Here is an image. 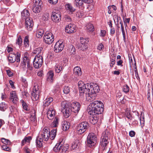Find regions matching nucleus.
<instances>
[{
    "label": "nucleus",
    "instance_id": "obj_1",
    "mask_svg": "<svg viewBox=\"0 0 153 153\" xmlns=\"http://www.w3.org/2000/svg\"><path fill=\"white\" fill-rule=\"evenodd\" d=\"M103 105L100 101H96L91 102L88 106V112L92 116L90 117V122L93 124L97 123L98 120L96 114H101L103 111Z\"/></svg>",
    "mask_w": 153,
    "mask_h": 153
},
{
    "label": "nucleus",
    "instance_id": "obj_2",
    "mask_svg": "<svg viewBox=\"0 0 153 153\" xmlns=\"http://www.w3.org/2000/svg\"><path fill=\"white\" fill-rule=\"evenodd\" d=\"M93 84V85H91V87H89V90H88V92L85 94V99L88 101H92L96 98V94L98 93L100 91L99 86L97 84Z\"/></svg>",
    "mask_w": 153,
    "mask_h": 153
},
{
    "label": "nucleus",
    "instance_id": "obj_3",
    "mask_svg": "<svg viewBox=\"0 0 153 153\" xmlns=\"http://www.w3.org/2000/svg\"><path fill=\"white\" fill-rule=\"evenodd\" d=\"M78 85L80 96L85 99V94L88 92V90H89V87H91V84L87 83L85 84L83 82L79 81L78 82Z\"/></svg>",
    "mask_w": 153,
    "mask_h": 153
},
{
    "label": "nucleus",
    "instance_id": "obj_4",
    "mask_svg": "<svg viewBox=\"0 0 153 153\" xmlns=\"http://www.w3.org/2000/svg\"><path fill=\"white\" fill-rule=\"evenodd\" d=\"M61 104L62 107L61 111L64 117L67 118L71 114L72 110L70 108L68 104L66 103L65 102H62Z\"/></svg>",
    "mask_w": 153,
    "mask_h": 153
},
{
    "label": "nucleus",
    "instance_id": "obj_5",
    "mask_svg": "<svg viewBox=\"0 0 153 153\" xmlns=\"http://www.w3.org/2000/svg\"><path fill=\"white\" fill-rule=\"evenodd\" d=\"M110 136V133L107 130L102 133L100 142V145L102 147H105L108 143V139Z\"/></svg>",
    "mask_w": 153,
    "mask_h": 153
},
{
    "label": "nucleus",
    "instance_id": "obj_6",
    "mask_svg": "<svg viewBox=\"0 0 153 153\" xmlns=\"http://www.w3.org/2000/svg\"><path fill=\"white\" fill-rule=\"evenodd\" d=\"M88 124L86 122H83L79 123L77 126L76 130L79 134L84 133L88 128Z\"/></svg>",
    "mask_w": 153,
    "mask_h": 153
},
{
    "label": "nucleus",
    "instance_id": "obj_7",
    "mask_svg": "<svg viewBox=\"0 0 153 153\" xmlns=\"http://www.w3.org/2000/svg\"><path fill=\"white\" fill-rule=\"evenodd\" d=\"M43 62V58L41 55H36L33 60V65L36 68H38L40 67Z\"/></svg>",
    "mask_w": 153,
    "mask_h": 153
},
{
    "label": "nucleus",
    "instance_id": "obj_8",
    "mask_svg": "<svg viewBox=\"0 0 153 153\" xmlns=\"http://www.w3.org/2000/svg\"><path fill=\"white\" fill-rule=\"evenodd\" d=\"M88 145L91 147L96 144L97 138L96 135L94 133H89L87 137Z\"/></svg>",
    "mask_w": 153,
    "mask_h": 153
},
{
    "label": "nucleus",
    "instance_id": "obj_9",
    "mask_svg": "<svg viewBox=\"0 0 153 153\" xmlns=\"http://www.w3.org/2000/svg\"><path fill=\"white\" fill-rule=\"evenodd\" d=\"M43 38L44 42L48 44H51L54 40V37L52 33L49 32H46Z\"/></svg>",
    "mask_w": 153,
    "mask_h": 153
},
{
    "label": "nucleus",
    "instance_id": "obj_10",
    "mask_svg": "<svg viewBox=\"0 0 153 153\" xmlns=\"http://www.w3.org/2000/svg\"><path fill=\"white\" fill-rule=\"evenodd\" d=\"M40 91L38 88V86L35 85L33 88V91L31 94V97L33 100H37L39 99Z\"/></svg>",
    "mask_w": 153,
    "mask_h": 153
},
{
    "label": "nucleus",
    "instance_id": "obj_11",
    "mask_svg": "<svg viewBox=\"0 0 153 153\" xmlns=\"http://www.w3.org/2000/svg\"><path fill=\"white\" fill-rule=\"evenodd\" d=\"M30 59L27 57L25 56L24 57L23 60L21 63V65L23 69L26 68V66L27 65V68L28 70H32L33 68L30 65Z\"/></svg>",
    "mask_w": 153,
    "mask_h": 153
},
{
    "label": "nucleus",
    "instance_id": "obj_12",
    "mask_svg": "<svg viewBox=\"0 0 153 153\" xmlns=\"http://www.w3.org/2000/svg\"><path fill=\"white\" fill-rule=\"evenodd\" d=\"M50 132L48 130L47 128H44L42 129L40 137L45 141H47L50 139Z\"/></svg>",
    "mask_w": 153,
    "mask_h": 153
},
{
    "label": "nucleus",
    "instance_id": "obj_13",
    "mask_svg": "<svg viewBox=\"0 0 153 153\" xmlns=\"http://www.w3.org/2000/svg\"><path fill=\"white\" fill-rule=\"evenodd\" d=\"M63 143L60 142L57 143L54 147L53 150L55 152H59L61 153L63 151H65L63 146Z\"/></svg>",
    "mask_w": 153,
    "mask_h": 153
},
{
    "label": "nucleus",
    "instance_id": "obj_14",
    "mask_svg": "<svg viewBox=\"0 0 153 153\" xmlns=\"http://www.w3.org/2000/svg\"><path fill=\"white\" fill-rule=\"evenodd\" d=\"M9 99L14 104L17 103L18 102L19 98L15 91H13L10 92Z\"/></svg>",
    "mask_w": 153,
    "mask_h": 153
},
{
    "label": "nucleus",
    "instance_id": "obj_15",
    "mask_svg": "<svg viewBox=\"0 0 153 153\" xmlns=\"http://www.w3.org/2000/svg\"><path fill=\"white\" fill-rule=\"evenodd\" d=\"M52 20L55 22H58L61 20V14L59 12H53L51 16Z\"/></svg>",
    "mask_w": 153,
    "mask_h": 153
},
{
    "label": "nucleus",
    "instance_id": "obj_16",
    "mask_svg": "<svg viewBox=\"0 0 153 153\" xmlns=\"http://www.w3.org/2000/svg\"><path fill=\"white\" fill-rule=\"evenodd\" d=\"M64 47V44L61 42H57L54 48V51L56 53H59L62 50Z\"/></svg>",
    "mask_w": 153,
    "mask_h": 153
},
{
    "label": "nucleus",
    "instance_id": "obj_17",
    "mask_svg": "<svg viewBox=\"0 0 153 153\" xmlns=\"http://www.w3.org/2000/svg\"><path fill=\"white\" fill-rule=\"evenodd\" d=\"M75 25L74 24H70L66 26L65 31L68 33L71 34L75 31Z\"/></svg>",
    "mask_w": 153,
    "mask_h": 153
},
{
    "label": "nucleus",
    "instance_id": "obj_18",
    "mask_svg": "<svg viewBox=\"0 0 153 153\" xmlns=\"http://www.w3.org/2000/svg\"><path fill=\"white\" fill-rule=\"evenodd\" d=\"M71 107L72 111L75 113H77L80 110V105L78 102H74L71 104Z\"/></svg>",
    "mask_w": 153,
    "mask_h": 153
},
{
    "label": "nucleus",
    "instance_id": "obj_19",
    "mask_svg": "<svg viewBox=\"0 0 153 153\" xmlns=\"http://www.w3.org/2000/svg\"><path fill=\"white\" fill-rule=\"evenodd\" d=\"M55 115V111L51 107L49 108L47 111V116L49 120H52L54 117Z\"/></svg>",
    "mask_w": 153,
    "mask_h": 153
},
{
    "label": "nucleus",
    "instance_id": "obj_20",
    "mask_svg": "<svg viewBox=\"0 0 153 153\" xmlns=\"http://www.w3.org/2000/svg\"><path fill=\"white\" fill-rule=\"evenodd\" d=\"M25 20V27L28 30H31L32 28L33 24L32 19H26Z\"/></svg>",
    "mask_w": 153,
    "mask_h": 153
},
{
    "label": "nucleus",
    "instance_id": "obj_21",
    "mask_svg": "<svg viewBox=\"0 0 153 153\" xmlns=\"http://www.w3.org/2000/svg\"><path fill=\"white\" fill-rule=\"evenodd\" d=\"M65 7L66 11L69 14H72L75 10V9L72 6V5L69 3L65 4Z\"/></svg>",
    "mask_w": 153,
    "mask_h": 153
},
{
    "label": "nucleus",
    "instance_id": "obj_22",
    "mask_svg": "<svg viewBox=\"0 0 153 153\" xmlns=\"http://www.w3.org/2000/svg\"><path fill=\"white\" fill-rule=\"evenodd\" d=\"M30 14L27 10L25 9L21 13L22 18L23 19L26 20V19H29Z\"/></svg>",
    "mask_w": 153,
    "mask_h": 153
},
{
    "label": "nucleus",
    "instance_id": "obj_23",
    "mask_svg": "<svg viewBox=\"0 0 153 153\" xmlns=\"http://www.w3.org/2000/svg\"><path fill=\"white\" fill-rule=\"evenodd\" d=\"M134 112L135 113L136 115L135 117L134 116V118H135L136 119V120H140L141 126L143 127L144 126V118L143 117L142 118V119L140 117H139V113L138 112L135 111Z\"/></svg>",
    "mask_w": 153,
    "mask_h": 153
},
{
    "label": "nucleus",
    "instance_id": "obj_24",
    "mask_svg": "<svg viewBox=\"0 0 153 153\" xmlns=\"http://www.w3.org/2000/svg\"><path fill=\"white\" fill-rule=\"evenodd\" d=\"M82 72L81 71L80 68L76 66L75 67L74 69V74L76 76H80L82 74Z\"/></svg>",
    "mask_w": 153,
    "mask_h": 153
},
{
    "label": "nucleus",
    "instance_id": "obj_25",
    "mask_svg": "<svg viewBox=\"0 0 153 153\" xmlns=\"http://www.w3.org/2000/svg\"><path fill=\"white\" fill-rule=\"evenodd\" d=\"M62 125L63 130L64 131L67 130L70 127V123L66 121H63L62 122Z\"/></svg>",
    "mask_w": 153,
    "mask_h": 153
},
{
    "label": "nucleus",
    "instance_id": "obj_26",
    "mask_svg": "<svg viewBox=\"0 0 153 153\" xmlns=\"http://www.w3.org/2000/svg\"><path fill=\"white\" fill-rule=\"evenodd\" d=\"M53 101V98L51 97H48L44 100L43 102V106L46 107L49 105L50 103Z\"/></svg>",
    "mask_w": 153,
    "mask_h": 153
},
{
    "label": "nucleus",
    "instance_id": "obj_27",
    "mask_svg": "<svg viewBox=\"0 0 153 153\" xmlns=\"http://www.w3.org/2000/svg\"><path fill=\"white\" fill-rule=\"evenodd\" d=\"M53 71H49L47 74V80L50 82H52L53 80Z\"/></svg>",
    "mask_w": 153,
    "mask_h": 153
},
{
    "label": "nucleus",
    "instance_id": "obj_28",
    "mask_svg": "<svg viewBox=\"0 0 153 153\" xmlns=\"http://www.w3.org/2000/svg\"><path fill=\"white\" fill-rule=\"evenodd\" d=\"M8 59L11 63H13L16 60V54L14 53H10L8 57Z\"/></svg>",
    "mask_w": 153,
    "mask_h": 153
},
{
    "label": "nucleus",
    "instance_id": "obj_29",
    "mask_svg": "<svg viewBox=\"0 0 153 153\" xmlns=\"http://www.w3.org/2000/svg\"><path fill=\"white\" fill-rule=\"evenodd\" d=\"M43 48L42 47H39L35 49L33 51V53L37 55H41L42 56L43 53Z\"/></svg>",
    "mask_w": 153,
    "mask_h": 153
},
{
    "label": "nucleus",
    "instance_id": "obj_30",
    "mask_svg": "<svg viewBox=\"0 0 153 153\" xmlns=\"http://www.w3.org/2000/svg\"><path fill=\"white\" fill-rule=\"evenodd\" d=\"M59 119L56 117H55L51 124V127L55 128L57 127L59 125Z\"/></svg>",
    "mask_w": 153,
    "mask_h": 153
},
{
    "label": "nucleus",
    "instance_id": "obj_31",
    "mask_svg": "<svg viewBox=\"0 0 153 153\" xmlns=\"http://www.w3.org/2000/svg\"><path fill=\"white\" fill-rule=\"evenodd\" d=\"M30 119L31 121L32 122H35L36 117H35V111L34 110H32L30 112Z\"/></svg>",
    "mask_w": 153,
    "mask_h": 153
},
{
    "label": "nucleus",
    "instance_id": "obj_32",
    "mask_svg": "<svg viewBox=\"0 0 153 153\" xmlns=\"http://www.w3.org/2000/svg\"><path fill=\"white\" fill-rule=\"evenodd\" d=\"M57 129L56 128L52 129L50 133V139L51 140H53L56 135Z\"/></svg>",
    "mask_w": 153,
    "mask_h": 153
},
{
    "label": "nucleus",
    "instance_id": "obj_33",
    "mask_svg": "<svg viewBox=\"0 0 153 153\" xmlns=\"http://www.w3.org/2000/svg\"><path fill=\"white\" fill-rule=\"evenodd\" d=\"M43 140L41 137H38L36 138V143L37 146L39 147H41L42 146Z\"/></svg>",
    "mask_w": 153,
    "mask_h": 153
},
{
    "label": "nucleus",
    "instance_id": "obj_34",
    "mask_svg": "<svg viewBox=\"0 0 153 153\" xmlns=\"http://www.w3.org/2000/svg\"><path fill=\"white\" fill-rule=\"evenodd\" d=\"M31 139L32 138L30 136L25 137L22 141V145H24L25 143H29Z\"/></svg>",
    "mask_w": 153,
    "mask_h": 153
},
{
    "label": "nucleus",
    "instance_id": "obj_35",
    "mask_svg": "<svg viewBox=\"0 0 153 153\" xmlns=\"http://www.w3.org/2000/svg\"><path fill=\"white\" fill-rule=\"evenodd\" d=\"M63 68L60 64H56L55 67V71L57 73H59L62 70Z\"/></svg>",
    "mask_w": 153,
    "mask_h": 153
},
{
    "label": "nucleus",
    "instance_id": "obj_36",
    "mask_svg": "<svg viewBox=\"0 0 153 153\" xmlns=\"http://www.w3.org/2000/svg\"><path fill=\"white\" fill-rule=\"evenodd\" d=\"M86 29L88 32L93 31L94 30L93 25L91 23H89L86 25Z\"/></svg>",
    "mask_w": 153,
    "mask_h": 153
},
{
    "label": "nucleus",
    "instance_id": "obj_37",
    "mask_svg": "<svg viewBox=\"0 0 153 153\" xmlns=\"http://www.w3.org/2000/svg\"><path fill=\"white\" fill-rule=\"evenodd\" d=\"M24 46L26 48L29 47V41L28 36H26L25 37L24 40Z\"/></svg>",
    "mask_w": 153,
    "mask_h": 153
},
{
    "label": "nucleus",
    "instance_id": "obj_38",
    "mask_svg": "<svg viewBox=\"0 0 153 153\" xmlns=\"http://www.w3.org/2000/svg\"><path fill=\"white\" fill-rule=\"evenodd\" d=\"M83 2L82 0H75L74 4L76 7H79L82 5Z\"/></svg>",
    "mask_w": 153,
    "mask_h": 153
},
{
    "label": "nucleus",
    "instance_id": "obj_39",
    "mask_svg": "<svg viewBox=\"0 0 153 153\" xmlns=\"http://www.w3.org/2000/svg\"><path fill=\"white\" fill-rule=\"evenodd\" d=\"M77 47L79 49L82 51H84L88 48L87 45H84L82 43H79Z\"/></svg>",
    "mask_w": 153,
    "mask_h": 153
},
{
    "label": "nucleus",
    "instance_id": "obj_40",
    "mask_svg": "<svg viewBox=\"0 0 153 153\" xmlns=\"http://www.w3.org/2000/svg\"><path fill=\"white\" fill-rule=\"evenodd\" d=\"M20 102L21 103L23 108L24 110L26 111H27L29 110V107L28 105L23 100H20Z\"/></svg>",
    "mask_w": 153,
    "mask_h": 153
},
{
    "label": "nucleus",
    "instance_id": "obj_41",
    "mask_svg": "<svg viewBox=\"0 0 153 153\" xmlns=\"http://www.w3.org/2000/svg\"><path fill=\"white\" fill-rule=\"evenodd\" d=\"M44 33V31L42 29L38 30L36 32V36L38 38H40L42 37Z\"/></svg>",
    "mask_w": 153,
    "mask_h": 153
},
{
    "label": "nucleus",
    "instance_id": "obj_42",
    "mask_svg": "<svg viewBox=\"0 0 153 153\" xmlns=\"http://www.w3.org/2000/svg\"><path fill=\"white\" fill-rule=\"evenodd\" d=\"M1 141L4 145L9 146L11 144V142L9 140L6 139L4 138H1Z\"/></svg>",
    "mask_w": 153,
    "mask_h": 153
},
{
    "label": "nucleus",
    "instance_id": "obj_43",
    "mask_svg": "<svg viewBox=\"0 0 153 153\" xmlns=\"http://www.w3.org/2000/svg\"><path fill=\"white\" fill-rule=\"evenodd\" d=\"M42 3L41 0H33V6H40Z\"/></svg>",
    "mask_w": 153,
    "mask_h": 153
},
{
    "label": "nucleus",
    "instance_id": "obj_44",
    "mask_svg": "<svg viewBox=\"0 0 153 153\" xmlns=\"http://www.w3.org/2000/svg\"><path fill=\"white\" fill-rule=\"evenodd\" d=\"M80 43H79L83 44L84 45H87L88 42V39L86 38H83L81 37L80 39Z\"/></svg>",
    "mask_w": 153,
    "mask_h": 153
},
{
    "label": "nucleus",
    "instance_id": "obj_45",
    "mask_svg": "<svg viewBox=\"0 0 153 153\" xmlns=\"http://www.w3.org/2000/svg\"><path fill=\"white\" fill-rule=\"evenodd\" d=\"M70 91V88L67 86H65L64 87L63 89V92L64 94H68Z\"/></svg>",
    "mask_w": 153,
    "mask_h": 153
},
{
    "label": "nucleus",
    "instance_id": "obj_46",
    "mask_svg": "<svg viewBox=\"0 0 153 153\" xmlns=\"http://www.w3.org/2000/svg\"><path fill=\"white\" fill-rule=\"evenodd\" d=\"M7 108L6 105L4 102H1L0 103V110L4 111Z\"/></svg>",
    "mask_w": 153,
    "mask_h": 153
},
{
    "label": "nucleus",
    "instance_id": "obj_47",
    "mask_svg": "<svg viewBox=\"0 0 153 153\" xmlns=\"http://www.w3.org/2000/svg\"><path fill=\"white\" fill-rule=\"evenodd\" d=\"M33 11L35 13H38L40 12V6H33Z\"/></svg>",
    "mask_w": 153,
    "mask_h": 153
},
{
    "label": "nucleus",
    "instance_id": "obj_48",
    "mask_svg": "<svg viewBox=\"0 0 153 153\" xmlns=\"http://www.w3.org/2000/svg\"><path fill=\"white\" fill-rule=\"evenodd\" d=\"M49 13H44L42 16V19L44 21L48 20L49 18Z\"/></svg>",
    "mask_w": 153,
    "mask_h": 153
},
{
    "label": "nucleus",
    "instance_id": "obj_49",
    "mask_svg": "<svg viewBox=\"0 0 153 153\" xmlns=\"http://www.w3.org/2000/svg\"><path fill=\"white\" fill-rule=\"evenodd\" d=\"M129 88L127 85H124L123 87V90L125 93H127L129 91Z\"/></svg>",
    "mask_w": 153,
    "mask_h": 153
},
{
    "label": "nucleus",
    "instance_id": "obj_50",
    "mask_svg": "<svg viewBox=\"0 0 153 153\" xmlns=\"http://www.w3.org/2000/svg\"><path fill=\"white\" fill-rule=\"evenodd\" d=\"M116 59L115 56H113L112 58L111 59L110 61V66L111 67H113V65H114L115 63V59Z\"/></svg>",
    "mask_w": 153,
    "mask_h": 153
},
{
    "label": "nucleus",
    "instance_id": "obj_51",
    "mask_svg": "<svg viewBox=\"0 0 153 153\" xmlns=\"http://www.w3.org/2000/svg\"><path fill=\"white\" fill-rule=\"evenodd\" d=\"M125 114L126 117L128 119L131 120L133 118V117L131 116L129 111H126Z\"/></svg>",
    "mask_w": 153,
    "mask_h": 153
},
{
    "label": "nucleus",
    "instance_id": "obj_52",
    "mask_svg": "<svg viewBox=\"0 0 153 153\" xmlns=\"http://www.w3.org/2000/svg\"><path fill=\"white\" fill-rule=\"evenodd\" d=\"M8 145H3L2 146V149L5 151H10V149L7 146Z\"/></svg>",
    "mask_w": 153,
    "mask_h": 153
},
{
    "label": "nucleus",
    "instance_id": "obj_53",
    "mask_svg": "<svg viewBox=\"0 0 153 153\" xmlns=\"http://www.w3.org/2000/svg\"><path fill=\"white\" fill-rule=\"evenodd\" d=\"M78 143V141L76 140L74 142L72 143L71 147L73 149H75L76 148L77 146V143Z\"/></svg>",
    "mask_w": 153,
    "mask_h": 153
},
{
    "label": "nucleus",
    "instance_id": "obj_54",
    "mask_svg": "<svg viewBox=\"0 0 153 153\" xmlns=\"http://www.w3.org/2000/svg\"><path fill=\"white\" fill-rule=\"evenodd\" d=\"M22 40L21 38V36H19L16 40V44H18L19 45H21L22 43Z\"/></svg>",
    "mask_w": 153,
    "mask_h": 153
},
{
    "label": "nucleus",
    "instance_id": "obj_55",
    "mask_svg": "<svg viewBox=\"0 0 153 153\" xmlns=\"http://www.w3.org/2000/svg\"><path fill=\"white\" fill-rule=\"evenodd\" d=\"M130 67L131 68L133 67L135 68H136V63L135 60H134V62H129Z\"/></svg>",
    "mask_w": 153,
    "mask_h": 153
},
{
    "label": "nucleus",
    "instance_id": "obj_56",
    "mask_svg": "<svg viewBox=\"0 0 153 153\" xmlns=\"http://www.w3.org/2000/svg\"><path fill=\"white\" fill-rule=\"evenodd\" d=\"M20 54L19 53L17 52L16 55V60L17 62H19L20 61Z\"/></svg>",
    "mask_w": 153,
    "mask_h": 153
},
{
    "label": "nucleus",
    "instance_id": "obj_57",
    "mask_svg": "<svg viewBox=\"0 0 153 153\" xmlns=\"http://www.w3.org/2000/svg\"><path fill=\"white\" fill-rule=\"evenodd\" d=\"M104 48V46L102 43L99 44L97 47V49L100 51L103 50Z\"/></svg>",
    "mask_w": 153,
    "mask_h": 153
},
{
    "label": "nucleus",
    "instance_id": "obj_58",
    "mask_svg": "<svg viewBox=\"0 0 153 153\" xmlns=\"http://www.w3.org/2000/svg\"><path fill=\"white\" fill-rule=\"evenodd\" d=\"M121 31L122 33L123 39L125 41L126 38V34L124 30V26H122L121 27Z\"/></svg>",
    "mask_w": 153,
    "mask_h": 153
},
{
    "label": "nucleus",
    "instance_id": "obj_59",
    "mask_svg": "<svg viewBox=\"0 0 153 153\" xmlns=\"http://www.w3.org/2000/svg\"><path fill=\"white\" fill-rule=\"evenodd\" d=\"M7 74L9 76H12L13 74V73L10 71V69H8L6 70Z\"/></svg>",
    "mask_w": 153,
    "mask_h": 153
},
{
    "label": "nucleus",
    "instance_id": "obj_60",
    "mask_svg": "<svg viewBox=\"0 0 153 153\" xmlns=\"http://www.w3.org/2000/svg\"><path fill=\"white\" fill-rule=\"evenodd\" d=\"M48 2L51 4H56L58 2V0H48Z\"/></svg>",
    "mask_w": 153,
    "mask_h": 153
},
{
    "label": "nucleus",
    "instance_id": "obj_61",
    "mask_svg": "<svg viewBox=\"0 0 153 153\" xmlns=\"http://www.w3.org/2000/svg\"><path fill=\"white\" fill-rule=\"evenodd\" d=\"M106 31L105 30H101L100 33V36L102 37H104L106 35Z\"/></svg>",
    "mask_w": 153,
    "mask_h": 153
},
{
    "label": "nucleus",
    "instance_id": "obj_62",
    "mask_svg": "<svg viewBox=\"0 0 153 153\" xmlns=\"http://www.w3.org/2000/svg\"><path fill=\"white\" fill-rule=\"evenodd\" d=\"M22 94L24 97L26 98L29 96L28 93L25 91H24L22 92Z\"/></svg>",
    "mask_w": 153,
    "mask_h": 153
},
{
    "label": "nucleus",
    "instance_id": "obj_63",
    "mask_svg": "<svg viewBox=\"0 0 153 153\" xmlns=\"http://www.w3.org/2000/svg\"><path fill=\"white\" fill-rule=\"evenodd\" d=\"M135 134V132L134 131H131L129 132V135L131 137H134Z\"/></svg>",
    "mask_w": 153,
    "mask_h": 153
},
{
    "label": "nucleus",
    "instance_id": "obj_64",
    "mask_svg": "<svg viewBox=\"0 0 153 153\" xmlns=\"http://www.w3.org/2000/svg\"><path fill=\"white\" fill-rule=\"evenodd\" d=\"M22 85L25 87H27L28 85L27 82L25 79H23Z\"/></svg>",
    "mask_w": 153,
    "mask_h": 153
}]
</instances>
